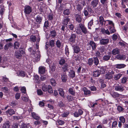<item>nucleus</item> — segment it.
Here are the masks:
<instances>
[{"label": "nucleus", "instance_id": "nucleus-1", "mask_svg": "<svg viewBox=\"0 0 128 128\" xmlns=\"http://www.w3.org/2000/svg\"><path fill=\"white\" fill-rule=\"evenodd\" d=\"M24 50L22 48H20L19 50L16 51L15 52V56L16 58L20 59L22 56V54L24 53Z\"/></svg>", "mask_w": 128, "mask_h": 128}, {"label": "nucleus", "instance_id": "nucleus-2", "mask_svg": "<svg viewBox=\"0 0 128 128\" xmlns=\"http://www.w3.org/2000/svg\"><path fill=\"white\" fill-rule=\"evenodd\" d=\"M87 49L88 50H90L91 46L92 50H94L97 47L96 44L92 41H90V42L87 44Z\"/></svg>", "mask_w": 128, "mask_h": 128}, {"label": "nucleus", "instance_id": "nucleus-3", "mask_svg": "<svg viewBox=\"0 0 128 128\" xmlns=\"http://www.w3.org/2000/svg\"><path fill=\"white\" fill-rule=\"evenodd\" d=\"M114 87L115 90L116 91L122 92L124 90V87L121 85H117Z\"/></svg>", "mask_w": 128, "mask_h": 128}, {"label": "nucleus", "instance_id": "nucleus-4", "mask_svg": "<svg viewBox=\"0 0 128 128\" xmlns=\"http://www.w3.org/2000/svg\"><path fill=\"white\" fill-rule=\"evenodd\" d=\"M79 27L83 33L86 34L88 33V31L84 25L82 24H79Z\"/></svg>", "mask_w": 128, "mask_h": 128}, {"label": "nucleus", "instance_id": "nucleus-5", "mask_svg": "<svg viewBox=\"0 0 128 128\" xmlns=\"http://www.w3.org/2000/svg\"><path fill=\"white\" fill-rule=\"evenodd\" d=\"M109 42V39L108 38L101 39L100 40V43L102 45H105L107 44Z\"/></svg>", "mask_w": 128, "mask_h": 128}, {"label": "nucleus", "instance_id": "nucleus-6", "mask_svg": "<svg viewBox=\"0 0 128 128\" xmlns=\"http://www.w3.org/2000/svg\"><path fill=\"white\" fill-rule=\"evenodd\" d=\"M32 11V9L31 7L29 6H25L24 7V12L26 14H29Z\"/></svg>", "mask_w": 128, "mask_h": 128}, {"label": "nucleus", "instance_id": "nucleus-7", "mask_svg": "<svg viewBox=\"0 0 128 128\" xmlns=\"http://www.w3.org/2000/svg\"><path fill=\"white\" fill-rule=\"evenodd\" d=\"M99 1L98 0H93L91 2L90 5L93 8L96 7L98 5Z\"/></svg>", "mask_w": 128, "mask_h": 128}, {"label": "nucleus", "instance_id": "nucleus-8", "mask_svg": "<svg viewBox=\"0 0 128 128\" xmlns=\"http://www.w3.org/2000/svg\"><path fill=\"white\" fill-rule=\"evenodd\" d=\"M46 68L42 66H40L38 68V72L40 74H44L46 72Z\"/></svg>", "mask_w": 128, "mask_h": 128}, {"label": "nucleus", "instance_id": "nucleus-9", "mask_svg": "<svg viewBox=\"0 0 128 128\" xmlns=\"http://www.w3.org/2000/svg\"><path fill=\"white\" fill-rule=\"evenodd\" d=\"M116 58L118 60H123L126 58V56L124 55L118 54L116 55Z\"/></svg>", "mask_w": 128, "mask_h": 128}, {"label": "nucleus", "instance_id": "nucleus-10", "mask_svg": "<svg viewBox=\"0 0 128 128\" xmlns=\"http://www.w3.org/2000/svg\"><path fill=\"white\" fill-rule=\"evenodd\" d=\"M8 65L6 62L2 59V58L0 56V66L5 68Z\"/></svg>", "mask_w": 128, "mask_h": 128}, {"label": "nucleus", "instance_id": "nucleus-11", "mask_svg": "<svg viewBox=\"0 0 128 128\" xmlns=\"http://www.w3.org/2000/svg\"><path fill=\"white\" fill-rule=\"evenodd\" d=\"M120 50L118 48H116L113 49L112 52V54L115 55L116 54H118L120 53Z\"/></svg>", "mask_w": 128, "mask_h": 128}, {"label": "nucleus", "instance_id": "nucleus-12", "mask_svg": "<svg viewBox=\"0 0 128 128\" xmlns=\"http://www.w3.org/2000/svg\"><path fill=\"white\" fill-rule=\"evenodd\" d=\"M10 126V122L8 121H6L2 125V128H9Z\"/></svg>", "mask_w": 128, "mask_h": 128}, {"label": "nucleus", "instance_id": "nucleus-13", "mask_svg": "<svg viewBox=\"0 0 128 128\" xmlns=\"http://www.w3.org/2000/svg\"><path fill=\"white\" fill-rule=\"evenodd\" d=\"M76 37V36L75 34H72L69 38L70 41L72 42H75V39Z\"/></svg>", "mask_w": 128, "mask_h": 128}, {"label": "nucleus", "instance_id": "nucleus-14", "mask_svg": "<svg viewBox=\"0 0 128 128\" xmlns=\"http://www.w3.org/2000/svg\"><path fill=\"white\" fill-rule=\"evenodd\" d=\"M58 90L59 92V94L63 98H65L64 92L63 90L61 88H59L58 89Z\"/></svg>", "mask_w": 128, "mask_h": 128}, {"label": "nucleus", "instance_id": "nucleus-15", "mask_svg": "<svg viewBox=\"0 0 128 128\" xmlns=\"http://www.w3.org/2000/svg\"><path fill=\"white\" fill-rule=\"evenodd\" d=\"M72 46L73 47L74 52L76 54L78 53L80 50L79 47L78 46Z\"/></svg>", "mask_w": 128, "mask_h": 128}, {"label": "nucleus", "instance_id": "nucleus-16", "mask_svg": "<svg viewBox=\"0 0 128 128\" xmlns=\"http://www.w3.org/2000/svg\"><path fill=\"white\" fill-rule=\"evenodd\" d=\"M6 114H9L10 115H12L15 113V112L14 110L12 109H10L7 110L6 112Z\"/></svg>", "mask_w": 128, "mask_h": 128}, {"label": "nucleus", "instance_id": "nucleus-17", "mask_svg": "<svg viewBox=\"0 0 128 128\" xmlns=\"http://www.w3.org/2000/svg\"><path fill=\"white\" fill-rule=\"evenodd\" d=\"M17 74L18 76H21L22 77H24L25 76L26 74L25 72L22 71H18L17 73Z\"/></svg>", "mask_w": 128, "mask_h": 128}, {"label": "nucleus", "instance_id": "nucleus-18", "mask_svg": "<svg viewBox=\"0 0 128 128\" xmlns=\"http://www.w3.org/2000/svg\"><path fill=\"white\" fill-rule=\"evenodd\" d=\"M126 65L124 64H117L115 65V67L116 68H124L125 67Z\"/></svg>", "mask_w": 128, "mask_h": 128}, {"label": "nucleus", "instance_id": "nucleus-19", "mask_svg": "<svg viewBox=\"0 0 128 128\" xmlns=\"http://www.w3.org/2000/svg\"><path fill=\"white\" fill-rule=\"evenodd\" d=\"M12 46V44L11 42L8 43L4 46V48L6 50H7L9 48H11Z\"/></svg>", "mask_w": 128, "mask_h": 128}, {"label": "nucleus", "instance_id": "nucleus-20", "mask_svg": "<svg viewBox=\"0 0 128 128\" xmlns=\"http://www.w3.org/2000/svg\"><path fill=\"white\" fill-rule=\"evenodd\" d=\"M32 117L35 119L38 120L40 119V117L38 116L36 113L32 112Z\"/></svg>", "mask_w": 128, "mask_h": 128}, {"label": "nucleus", "instance_id": "nucleus-21", "mask_svg": "<svg viewBox=\"0 0 128 128\" xmlns=\"http://www.w3.org/2000/svg\"><path fill=\"white\" fill-rule=\"evenodd\" d=\"M111 94L112 96L114 98H116L119 97L120 95L118 93L115 92H113Z\"/></svg>", "mask_w": 128, "mask_h": 128}, {"label": "nucleus", "instance_id": "nucleus-22", "mask_svg": "<svg viewBox=\"0 0 128 128\" xmlns=\"http://www.w3.org/2000/svg\"><path fill=\"white\" fill-rule=\"evenodd\" d=\"M75 17L76 21L79 23H80L81 22L82 18L81 16L76 14V15Z\"/></svg>", "mask_w": 128, "mask_h": 128}, {"label": "nucleus", "instance_id": "nucleus-23", "mask_svg": "<svg viewBox=\"0 0 128 128\" xmlns=\"http://www.w3.org/2000/svg\"><path fill=\"white\" fill-rule=\"evenodd\" d=\"M34 80L35 82L38 84L40 82L39 76L37 75H35L34 76Z\"/></svg>", "mask_w": 128, "mask_h": 128}, {"label": "nucleus", "instance_id": "nucleus-24", "mask_svg": "<svg viewBox=\"0 0 128 128\" xmlns=\"http://www.w3.org/2000/svg\"><path fill=\"white\" fill-rule=\"evenodd\" d=\"M101 32H102L104 34H107L108 35L110 34V32L108 30H105L104 28H102L101 30Z\"/></svg>", "mask_w": 128, "mask_h": 128}, {"label": "nucleus", "instance_id": "nucleus-25", "mask_svg": "<svg viewBox=\"0 0 128 128\" xmlns=\"http://www.w3.org/2000/svg\"><path fill=\"white\" fill-rule=\"evenodd\" d=\"M70 20V19L68 17L66 18L63 20V24L65 25V26L67 25L68 22H69Z\"/></svg>", "mask_w": 128, "mask_h": 128}, {"label": "nucleus", "instance_id": "nucleus-26", "mask_svg": "<svg viewBox=\"0 0 128 128\" xmlns=\"http://www.w3.org/2000/svg\"><path fill=\"white\" fill-rule=\"evenodd\" d=\"M36 21L38 24H40L42 20V18L39 15H38L36 18Z\"/></svg>", "mask_w": 128, "mask_h": 128}, {"label": "nucleus", "instance_id": "nucleus-27", "mask_svg": "<svg viewBox=\"0 0 128 128\" xmlns=\"http://www.w3.org/2000/svg\"><path fill=\"white\" fill-rule=\"evenodd\" d=\"M56 46L59 48H62L63 46L60 40H58L56 42Z\"/></svg>", "mask_w": 128, "mask_h": 128}, {"label": "nucleus", "instance_id": "nucleus-28", "mask_svg": "<svg viewBox=\"0 0 128 128\" xmlns=\"http://www.w3.org/2000/svg\"><path fill=\"white\" fill-rule=\"evenodd\" d=\"M93 61L94 62L95 65L97 66L99 64V61L97 57H94Z\"/></svg>", "mask_w": 128, "mask_h": 128}, {"label": "nucleus", "instance_id": "nucleus-29", "mask_svg": "<svg viewBox=\"0 0 128 128\" xmlns=\"http://www.w3.org/2000/svg\"><path fill=\"white\" fill-rule=\"evenodd\" d=\"M68 91L73 96L75 95V92L73 87L70 88L68 90Z\"/></svg>", "mask_w": 128, "mask_h": 128}, {"label": "nucleus", "instance_id": "nucleus-30", "mask_svg": "<svg viewBox=\"0 0 128 128\" xmlns=\"http://www.w3.org/2000/svg\"><path fill=\"white\" fill-rule=\"evenodd\" d=\"M109 30H110V34H112L115 32L116 30L114 29V26H112V27H110L109 28Z\"/></svg>", "mask_w": 128, "mask_h": 128}, {"label": "nucleus", "instance_id": "nucleus-31", "mask_svg": "<svg viewBox=\"0 0 128 128\" xmlns=\"http://www.w3.org/2000/svg\"><path fill=\"white\" fill-rule=\"evenodd\" d=\"M100 74V72L98 70H97L94 72V76L95 77H98Z\"/></svg>", "mask_w": 128, "mask_h": 128}, {"label": "nucleus", "instance_id": "nucleus-32", "mask_svg": "<svg viewBox=\"0 0 128 128\" xmlns=\"http://www.w3.org/2000/svg\"><path fill=\"white\" fill-rule=\"evenodd\" d=\"M99 21L100 24L102 25H103L104 22V20L103 17L102 16H100L99 17Z\"/></svg>", "mask_w": 128, "mask_h": 128}, {"label": "nucleus", "instance_id": "nucleus-33", "mask_svg": "<svg viewBox=\"0 0 128 128\" xmlns=\"http://www.w3.org/2000/svg\"><path fill=\"white\" fill-rule=\"evenodd\" d=\"M113 77L112 75H111L108 72L105 75V77L106 79H110Z\"/></svg>", "mask_w": 128, "mask_h": 128}, {"label": "nucleus", "instance_id": "nucleus-34", "mask_svg": "<svg viewBox=\"0 0 128 128\" xmlns=\"http://www.w3.org/2000/svg\"><path fill=\"white\" fill-rule=\"evenodd\" d=\"M20 46L19 43L17 41L14 44V49H17Z\"/></svg>", "mask_w": 128, "mask_h": 128}, {"label": "nucleus", "instance_id": "nucleus-35", "mask_svg": "<svg viewBox=\"0 0 128 128\" xmlns=\"http://www.w3.org/2000/svg\"><path fill=\"white\" fill-rule=\"evenodd\" d=\"M70 77L73 78L75 77V74L73 70H71L70 72Z\"/></svg>", "mask_w": 128, "mask_h": 128}, {"label": "nucleus", "instance_id": "nucleus-36", "mask_svg": "<svg viewBox=\"0 0 128 128\" xmlns=\"http://www.w3.org/2000/svg\"><path fill=\"white\" fill-rule=\"evenodd\" d=\"M122 76V74H117L115 75L114 78L116 80H117L120 78Z\"/></svg>", "mask_w": 128, "mask_h": 128}, {"label": "nucleus", "instance_id": "nucleus-37", "mask_svg": "<svg viewBox=\"0 0 128 128\" xmlns=\"http://www.w3.org/2000/svg\"><path fill=\"white\" fill-rule=\"evenodd\" d=\"M51 36L52 37H55L56 34V31L55 30H52L50 32Z\"/></svg>", "mask_w": 128, "mask_h": 128}, {"label": "nucleus", "instance_id": "nucleus-38", "mask_svg": "<svg viewBox=\"0 0 128 128\" xmlns=\"http://www.w3.org/2000/svg\"><path fill=\"white\" fill-rule=\"evenodd\" d=\"M62 79L63 82H66L67 80L66 75L65 74H64L62 75Z\"/></svg>", "mask_w": 128, "mask_h": 128}, {"label": "nucleus", "instance_id": "nucleus-39", "mask_svg": "<svg viewBox=\"0 0 128 128\" xmlns=\"http://www.w3.org/2000/svg\"><path fill=\"white\" fill-rule=\"evenodd\" d=\"M68 65L66 64L62 67V70L64 72H65L68 70Z\"/></svg>", "mask_w": 128, "mask_h": 128}, {"label": "nucleus", "instance_id": "nucleus-40", "mask_svg": "<svg viewBox=\"0 0 128 128\" xmlns=\"http://www.w3.org/2000/svg\"><path fill=\"white\" fill-rule=\"evenodd\" d=\"M47 90L48 92L50 93L51 94L53 92L52 87L50 85L48 86Z\"/></svg>", "mask_w": 128, "mask_h": 128}, {"label": "nucleus", "instance_id": "nucleus-41", "mask_svg": "<svg viewBox=\"0 0 128 128\" xmlns=\"http://www.w3.org/2000/svg\"><path fill=\"white\" fill-rule=\"evenodd\" d=\"M30 40L34 42L36 41V38L35 36L32 35L30 36Z\"/></svg>", "mask_w": 128, "mask_h": 128}, {"label": "nucleus", "instance_id": "nucleus-42", "mask_svg": "<svg viewBox=\"0 0 128 128\" xmlns=\"http://www.w3.org/2000/svg\"><path fill=\"white\" fill-rule=\"evenodd\" d=\"M93 20H92L88 24V28L89 29H91L90 27L93 24Z\"/></svg>", "mask_w": 128, "mask_h": 128}, {"label": "nucleus", "instance_id": "nucleus-43", "mask_svg": "<svg viewBox=\"0 0 128 128\" xmlns=\"http://www.w3.org/2000/svg\"><path fill=\"white\" fill-rule=\"evenodd\" d=\"M110 56L109 55L105 56L103 57V59L105 61H107L110 59Z\"/></svg>", "mask_w": 128, "mask_h": 128}, {"label": "nucleus", "instance_id": "nucleus-44", "mask_svg": "<svg viewBox=\"0 0 128 128\" xmlns=\"http://www.w3.org/2000/svg\"><path fill=\"white\" fill-rule=\"evenodd\" d=\"M107 22H108V23L109 24H112V26H114V24L112 22V21L109 20H106L104 21V24L106 25H106V23Z\"/></svg>", "mask_w": 128, "mask_h": 128}, {"label": "nucleus", "instance_id": "nucleus-45", "mask_svg": "<svg viewBox=\"0 0 128 128\" xmlns=\"http://www.w3.org/2000/svg\"><path fill=\"white\" fill-rule=\"evenodd\" d=\"M93 60L92 58H89L88 60V64L89 65H91L93 64Z\"/></svg>", "mask_w": 128, "mask_h": 128}, {"label": "nucleus", "instance_id": "nucleus-46", "mask_svg": "<svg viewBox=\"0 0 128 128\" xmlns=\"http://www.w3.org/2000/svg\"><path fill=\"white\" fill-rule=\"evenodd\" d=\"M106 70V69L104 67H101L100 68V72L102 74H104Z\"/></svg>", "mask_w": 128, "mask_h": 128}, {"label": "nucleus", "instance_id": "nucleus-47", "mask_svg": "<svg viewBox=\"0 0 128 128\" xmlns=\"http://www.w3.org/2000/svg\"><path fill=\"white\" fill-rule=\"evenodd\" d=\"M70 14V12L68 9L65 10L64 12V14L65 15H68Z\"/></svg>", "mask_w": 128, "mask_h": 128}, {"label": "nucleus", "instance_id": "nucleus-48", "mask_svg": "<svg viewBox=\"0 0 128 128\" xmlns=\"http://www.w3.org/2000/svg\"><path fill=\"white\" fill-rule=\"evenodd\" d=\"M76 8L78 11H80L83 8V6L80 4H78Z\"/></svg>", "mask_w": 128, "mask_h": 128}, {"label": "nucleus", "instance_id": "nucleus-49", "mask_svg": "<svg viewBox=\"0 0 128 128\" xmlns=\"http://www.w3.org/2000/svg\"><path fill=\"white\" fill-rule=\"evenodd\" d=\"M59 64L60 65H63L64 64L65 62V60L64 58L61 59L59 62Z\"/></svg>", "mask_w": 128, "mask_h": 128}, {"label": "nucleus", "instance_id": "nucleus-50", "mask_svg": "<svg viewBox=\"0 0 128 128\" xmlns=\"http://www.w3.org/2000/svg\"><path fill=\"white\" fill-rule=\"evenodd\" d=\"M48 88L47 86L44 84L43 86L42 87V90L45 92H46Z\"/></svg>", "mask_w": 128, "mask_h": 128}, {"label": "nucleus", "instance_id": "nucleus-51", "mask_svg": "<svg viewBox=\"0 0 128 128\" xmlns=\"http://www.w3.org/2000/svg\"><path fill=\"white\" fill-rule=\"evenodd\" d=\"M118 123L116 121H115L113 122L112 124V128H115L117 124Z\"/></svg>", "mask_w": 128, "mask_h": 128}, {"label": "nucleus", "instance_id": "nucleus-52", "mask_svg": "<svg viewBox=\"0 0 128 128\" xmlns=\"http://www.w3.org/2000/svg\"><path fill=\"white\" fill-rule=\"evenodd\" d=\"M69 114V112H64L62 115V116L63 117H66Z\"/></svg>", "mask_w": 128, "mask_h": 128}, {"label": "nucleus", "instance_id": "nucleus-53", "mask_svg": "<svg viewBox=\"0 0 128 128\" xmlns=\"http://www.w3.org/2000/svg\"><path fill=\"white\" fill-rule=\"evenodd\" d=\"M2 90L5 92L8 93V88L6 87H4L2 88Z\"/></svg>", "mask_w": 128, "mask_h": 128}, {"label": "nucleus", "instance_id": "nucleus-54", "mask_svg": "<svg viewBox=\"0 0 128 128\" xmlns=\"http://www.w3.org/2000/svg\"><path fill=\"white\" fill-rule=\"evenodd\" d=\"M50 82L52 85L54 86L56 85V82L54 79L53 78H52L50 80Z\"/></svg>", "mask_w": 128, "mask_h": 128}, {"label": "nucleus", "instance_id": "nucleus-55", "mask_svg": "<svg viewBox=\"0 0 128 128\" xmlns=\"http://www.w3.org/2000/svg\"><path fill=\"white\" fill-rule=\"evenodd\" d=\"M29 126L23 123L21 125V128H29Z\"/></svg>", "mask_w": 128, "mask_h": 128}, {"label": "nucleus", "instance_id": "nucleus-56", "mask_svg": "<svg viewBox=\"0 0 128 128\" xmlns=\"http://www.w3.org/2000/svg\"><path fill=\"white\" fill-rule=\"evenodd\" d=\"M119 120L121 122L123 123H124L125 122V119L123 116L120 117Z\"/></svg>", "mask_w": 128, "mask_h": 128}, {"label": "nucleus", "instance_id": "nucleus-57", "mask_svg": "<svg viewBox=\"0 0 128 128\" xmlns=\"http://www.w3.org/2000/svg\"><path fill=\"white\" fill-rule=\"evenodd\" d=\"M84 94L86 95H88L90 94V90H84Z\"/></svg>", "mask_w": 128, "mask_h": 128}, {"label": "nucleus", "instance_id": "nucleus-58", "mask_svg": "<svg viewBox=\"0 0 128 128\" xmlns=\"http://www.w3.org/2000/svg\"><path fill=\"white\" fill-rule=\"evenodd\" d=\"M10 105L12 107L16 106L17 104L16 102L14 101L12 102L10 104Z\"/></svg>", "mask_w": 128, "mask_h": 128}, {"label": "nucleus", "instance_id": "nucleus-59", "mask_svg": "<svg viewBox=\"0 0 128 128\" xmlns=\"http://www.w3.org/2000/svg\"><path fill=\"white\" fill-rule=\"evenodd\" d=\"M54 40H52L50 41V45L51 47H53L54 46Z\"/></svg>", "mask_w": 128, "mask_h": 128}, {"label": "nucleus", "instance_id": "nucleus-60", "mask_svg": "<svg viewBox=\"0 0 128 128\" xmlns=\"http://www.w3.org/2000/svg\"><path fill=\"white\" fill-rule=\"evenodd\" d=\"M68 28H69L71 30H73L74 28V26L73 25V24H69V25L68 26Z\"/></svg>", "mask_w": 128, "mask_h": 128}, {"label": "nucleus", "instance_id": "nucleus-61", "mask_svg": "<svg viewBox=\"0 0 128 128\" xmlns=\"http://www.w3.org/2000/svg\"><path fill=\"white\" fill-rule=\"evenodd\" d=\"M127 78L126 77H124L122 80V82L123 84H124L126 82Z\"/></svg>", "mask_w": 128, "mask_h": 128}, {"label": "nucleus", "instance_id": "nucleus-62", "mask_svg": "<svg viewBox=\"0 0 128 128\" xmlns=\"http://www.w3.org/2000/svg\"><path fill=\"white\" fill-rule=\"evenodd\" d=\"M32 52L31 53V56L34 58L36 56L35 54V50H32Z\"/></svg>", "mask_w": 128, "mask_h": 128}, {"label": "nucleus", "instance_id": "nucleus-63", "mask_svg": "<svg viewBox=\"0 0 128 128\" xmlns=\"http://www.w3.org/2000/svg\"><path fill=\"white\" fill-rule=\"evenodd\" d=\"M118 38L117 36L115 34H114L112 35V38L113 40L115 41Z\"/></svg>", "mask_w": 128, "mask_h": 128}, {"label": "nucleus", "instance_id": "nucleus-64", "mask_svg": "<svg viewBox=\"0 0 128 128\" xmlns=\"http://www.w3.org/2000/svg\"><path fill=\"white\" fill-rule=\"evenodd\" d=\"M18 124L17 123L13 124L12 126V128H18Z\"/></svg>", "mask_w": 128, "mask_h": 128}]
</instances>
